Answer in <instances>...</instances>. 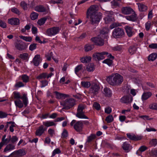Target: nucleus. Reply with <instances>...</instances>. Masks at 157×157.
<instances>
[{
  "instance_id": "obj_1",
  "label": "nucleus",
  "mask_w": 157,
  "mask_h": 157,
  "mask_svg": "<svg viewBox=\"0 0 157 157\" xmlns=\"http://www.w3.org/2000/svg\"><path fill=\"white\" fill-rule=\"evenodd\" d=\"M106 80L109 85L115 86H120L123 82V79L120 75L116 73L107 76Z\"/></svg>"
},
{
  "instance_id": "obj_2",
  "label": "nucleus",
  "mask_w": 157,
  "mask_h": 157,
  "mask_svg": "<svg viewBox=\"0 0 157 157\" xmlns=\"http://www.w3.org/2000/svg\"><path fill=\"white\" fill-rule=\"evenodd\" d=\"M106 56L109 58L114 59V57L111 54H109L108 52H96L93 55V58L96 60H100L104 59Z\"/></svg>"
},
{
  "instance_id": "obj_3",
  "label": "nucleus",
  "mask_w": 157,
  "mask_h": 157,
  "mask_svg": "<svg viewBox=\"0 0 157 157\" xmlns=\"http://www.w3.org/2000/svg\"><path fill=\"white\" fill-rule=\"evenodd\" d=\"M101 13H96L95 14L87 15L88 18H90V21L92 24L98 23L101 18Z\"/></svg>"
},
{
  "instance_id": "obj_4",
  "label": "nucleus",
  "mask_w": 157,
  "mask_h": 157,
  "mask_svg": "<svg viewBox=\"0 0 157 157\" xmlns=\"http://www.w3.org/2000/svg\"><path fill=\"white\" fill-rule=\"evenodd\" d=\"M125 34L123 29L119 27L115 28L112 32V35L115 38H119L122 37Z\"/></svg>"
},
{
  "instance_id": "obj_5",
  "label": "nucleus",
  "mask_w": 157,
  "mask_h": 157,
  "mask_svg": "<svg viewBox=\"0 0 157 157\" xmlns=\"http://www.w3.org/2000/svg\"><path fill=\"white\" fill-rule=\"evenodd\" d=\"M14 98L15 99H21L25 105V107H26L28 103V100L27 94L25 93L22 94V96H21L20 93L18 92H13Z\"/></svg>"
},
{
  "instance_id": "obj_6",
  "label": "nucleus",
  "mask_w": 157,
  "mask_h": 157,
  "mask_svg": "<svg viewBox=\"0 0 157 157\" xmlns=\"http://www.w3.org/2000/svg\"><path fill=\"white\" fill-rule=\"evenodd\" d=\"M75 100L73 98L66 99L62 102L64 109H68L72 107L75 105Z\"/></svg>"
},
{
  "instance_id": "obj_7",
  "label": "nucleus",
  "mask_w": 157,
  "mask_h": 157,
  "mask_svg": "<svg viewBox=\"0 0 157 157\" xmlns=\"http://www.w3.org/2000/svg\"><path fill=\"white\" fill-rule=\"evenodd\" d=\"M60 29L58 27H53L47 29L46 31V34L48 36H52L58 33Z\"/></svg>"
},
{
  "instance_id": "obj_8",
  "label": "nucleus",
  "mask_w": 157,
  "mask_h": 157,
  "mask_svg": "<svg viewBox=\"0 0 157 157\" xmlns=\"http://www.w3.org/2000/svg\"><path fill=\"white\" fill-rule=\"evenodd\" d=\"M98 7L97 5H93L91 6L87 10V15L93 14H95L96 13H100L97 12L98 10Z\"/></svg>"
},
{
  "instance_id": "obj_9",
  "label": "nucleus",
  "mask_w": 157,
  "mask_h": 157,
  "mask_svg": "<svg viewBox=\"0 0 157 157\" xmlns=\"http://www.w3.org/2000/svg\"><path fill=\"white\" fill-rule=\"evenodd\" d=\"M90 88L89 91L90 93L94 94H97L99 92L100 87L97 84L94 83L92 84Z\"/></svg>"
},
{
  "instance_id": "obj_10",
  "label": "nucleus",
  "mask_w": 157,
  "mask_h": 157,
  "mask_svg": "<svg viewBox=\"0 0 157 157\" xmlns=\"http://www.w3.org/2000/svg\"><path fill=\"white\" fill-rule=\"evenodd\" d=\"M6 135H4L2 138V141L0 143V149H1L2 147L4 145H7L10 141L11 136L9 135L6 138Z\"/></svg>"
},
{
  "instance_id": "obj_11",
  "label": "nucleus",
  "mask_w": 157,
  "mask_h": 157,
  "mask_svg": "<svg viewBox=\"0 0 157 157\" xmlns=\"http://www.w3.org/2000/svg\"><path fill=\"white\" fill-rule=\"evenodd\" d=\"M99 36L98 37L92 38L91 40L96 45L100 46H102L104 44V40H103V38H101Z\"/></svg>"
},
{
  "instance_id": "obj_12",
  "label": "nucleus",
  "mask_w": 157,
  "mask_h": 157,
  "mask_svg": "<svg viewBox=\"0 0 157 157\" xmlns=\"http://www.w3.org/2000/svg\"><path fill=\"white\" fill-rule=\"evenodd\" d=\"M121 11L124 15H129L134 13L133 10L130 6H125L122 8Z\"/></svg>"
},
{
  "instance_id": "obj_13",
  "label": "nucleus",
  "mask_w": 157,
  "mask_h": 157,
  "mask_svg": "<svg viewBox=\"0 0 157 157\" xmlns=\"http://www.w3.org/2000/svg\"><path fill=\"white\" fill-rule=\"evenodd\" d=\"M74 128L77 132H80L82 131L83 128L82 121H78L74 124Z\"/></svg>"
},
{
  "instance_id": "obj_14",
  "label": "nucleus",
  "mask_w": 157,
  "mask_h": 157,
  "mask_svg": "<svg viewBox=\"0 0 157 157\" xmlns=\"http://www.w3.org/2000/svg\"><path fill=\"white\" fill-rule=\"evenodd\" d=\"M42 59L40 57V56L39 55H36L32 61V63L35 66H38L41 63Z\"/></svg>"
},
{
  "instance_id": "obj_15",
  "label": "nucleus",
  "mask_w": 157,
  "mask_h": 157,
  "mask_svg": "<svg viewBox=\"0 0 157 157\" xmlns=\"http://www.w3.org/2000/svg\"><path fill=\"white\" fill-rule=\"evenodd\" d=\"M127 136L130 140H133L137 141L140 140L142 139L141 136L136 135L132 133L127 134Z\"/></svg>"
},
{
  "instance_id": "obj_16",
  "label": "nucleus",
  "mask_w": 157,
  "mask_h": 157,
  "mask_svg": "<svg viewBox=\"0 0 157 157\" xmlns=\"http://www.w3.org/2000/svg\"><path fill=\"white\" fill-rule=\"evenodd\" d=\"M46 129L44 128V126L41 125L40 126L36 129L35 132V135L37 136H41L44 132Z\"/></svg>"
},
{
  "instance_id": "obj_17",
  "label": "nucleus",
  "mask_w": 157,
  "mask_h": 157,
  "mask_svg": "<svg viewBox=\"0 0 157 157\" xmlns=\"http://www.w3.org/2000/svg\"><path fill=\"white\" fill-rule=\"evenodd\" d=\"M124 28L127 34L128 37H131L134 34V31L132 28L129 26L127 25Z\"/></svg>"
},
{
  "instance_id": "obj_18",
  "label": "nucleus",
  "mask_w": 157,
  "mask_h": 157,
  "mask_svg": "<svg viewBox=\"0 0 157 157\" xmlns=\"http://www.w3.org/2000/svg\"><path fill=\"white\" fill-rule=\"evenodd\" d=\"M8 22L11 25H17L20 24V20L16 18H12L8 19Z\"/></svg>"
},
{
  "instance_id": "obj_19",
  "label": "nucleus",
  "mask_w": 157,
  "mask_h": 157,
  "mask_svg": "<svg viewBox=\"0 0 157 157\" xmlns=\"http://www.w3.org/2000/svg\"><path fill=\"white\" fill-rule=\"evenodd\" d=\"M132 97L131 96H124L121 99V101L124 103H128L132 101Z\"/></svg>"
},
{
  "instance_id": "obj_20",
  "label": "nucleus",
  "mask_w": 157,
  "mask_h": 157,
  "mask_svg": "<svg viewBox=\"0 0 157 157\" xmlns=\"http://www.w3.org/2000/svg\"><path fill=\"white\" fill-rule=\"evenodd\" d=\"M54 93L56 94V98L58 99L65 98L69 97V95L68 94L61 93L57 91H55Z\"/></svg>"
},
{
  "instance_id": "obj_21",
  "label": "nucleus",
  "mask_w": 157,
  "mask_h": 157,
  "mask_svg": "<svg viewBox=\"0 0 157 157\" xmlns=\"http://www.w3.org/2000/svg\"><path fill=\"white\" fill-rule=\"evenodd\" d=\"M15 149V145L13 144H9L7 145L4 150V152H6Z\"/></svg>"
},
{
  "instance_id": "obj_22",
  "label": "nucleus",
  "mask_w": 157,
  "mask_h": 157,
  "mask_svg": "<svg viewBox=\"0 0 157 157\" xmlns=\"http://www.w3.org/2000/svg\"><path fill=\"white\" fill-rule=\"evenodd\" d=\"M76 116L80 119H88V117L85 115L84 112L77 111Z\"/></svg>"
},
{
  "instance_id": "obj_23",
  "label": "nucleus",
  "mask_w": 157,
  "mask_h": 157,
  "mask_svg": "<svg viewBox=\"0 0 157 157\" xmlns=\"http://www.w3.org/2000/svg\"><path fill=\"white\" fill-rule=\"evenodd\" d=\"M152 95V94L151 92H144L141 96V99L143 101L147 100Z\"/></svg>"
},
{
  "instance_id": "obj_24",
  "label": "nucleus",
  "mask_w": 157,
  "mask_h": 157,
  "mask_svg": "<svg viewBox=\"0 0 157 157\" xmlns=\"http://www.w3.org/2000/svg\"><path fill=\"white\" fill-rule=\"evenodd\" d=\"M131 14H132V15L126 16L125 18L129 21H136L137 20L136 14L135 12L134 13Z\"/></svg>"
},
{
  "instance_id": "obj_25",
  "label": "nucleus",
  "mask_w": 157,
  "mask_h": 157,
  "mask_svg": "<svg viewBox=\"0 0 157 157\" xmlns=\"http://www.w3.org/2000/svg\"><path fill=\"white\" fill-rule=\"evenodd\" d=\"M137 4L138 5V9L141 12L145 11L147 10V7L144 4L140 3H137Z\"/></svg>"
},
{
  "instance_id": "obj_26",
  "label": "nucleus",
  "mask_w": 157,
  "mask_h": 157,
  "mask_svg": "<svg viewBox=\"0 0 157 157\" xmlns=\"http://www.w3.org/2000/svg\"><path fill=\"white\" fill-rule=\"evenodd\" d=\"M91 58L90 56H86L84 57H81L80 58V60L81 62L82 63H86L90 62Z\"/></svg>"
},
{
  "instance_id": "obj_27",
  "label": "nucleus",
  "mask_w": 157,
  "mask_h": 157,
  "mask_svg": "<svg viewBox=\"0 0 157 157\" xmlns=\"http://www.w3.org/2000/svg\"><path fill=\"white\" fill-rule=\"evenodd\" d=\"M43 124L44 126L47 127L56 125V124L54 121H50L43 122Z\"/></svg>"
},
{
  "instance_id": "obj_28",
  "label": "nucleus",
  "mask_w": 157,
  "mask_h": 157,
  "mask_svg": "<svg viewBox=\"0 0 157 157\" xmlns=\"http://www.w3.org/2000/svg\"><path fill=\"white\" fill-rule=\"evenodd\" d=\"M94 48V46L93 44H86L84 48V51L87 52L92 50Z\"/></svg>"
},
{
  "instance_id": "obj_29",
  "label": "nucleus",
  "mask_w": 157,
  "mask_h": 157,
  "mask_svg": "<svg viewBox=\"0 0 157 157\" xmlns=\"http://www.w3.org/2000/svg\"><path fill=\"white\" fill-rule=\"evenodd\" d=\"M109 29L108 28H103L100 32V36H101L102 38L105 37V34L108 33L109 32Z\"/></svg>"
},
{
  "instance_id": "obj_30",
  "label": "nucleus",
  "mask_w": 157,
  "mask_h": 157,
  "mask_svg": "<svg viewBox=\"0 0 157 157\" xmlns=\"http://www.w3.org/2000/svg\"><path fill=\"white\" fill-rule=\"evenodd\" d=\"M86 70L89 72H93L95 69V67L94 64L90 63L88 64L86 67Z\"/></svg>"
},
{
  "instance_id": "obj_31",
  "label": "nucleus",
  "mask_w": 157,
  "mask_h": 157,
  "mask_svg": "<svg viewBox=\"0 0 157 157\" xmlns=\"http://www.w3.org/2000/svg\"><path fill=\"white\" fill-rule=\"evenodd\" d=\"M16 48L19 50H23L26 49L27 47L24 44L17 43L15 45Z\"/></svg>"
},
{
  "instance_id": "obj_32",
  "label": "nucleus",
  "mask_w": 157,
  "mask_h": 157,
  "mask_svg": "<svg viewBox=\"0 0 157 157\" xmlns=\"http://www.w3.org/2000/svg\"><path fill=\"white\" fill-rule=\"evenodd\" d=\"M103 94L105 96L110 97L111 96L112 92L109 88L105 87L103 89Z\"/></svg>"
},
{
  "instance_id": "obj_33",
  "label": "nucleus",
  "mask_w": 157,
  "mask_h": 157,
  "mask_svg": "<svg viewBox=\"0 0 157 157\" xmlns=\"http://www.w3.org/2000/svg\"><path fill=\"white\" fill-rule=\"evenodd\" d=\"M34 10L38 12H44L46 10V8L41 5L37 6L35 7Z\"/></svg>"
},
{
  "instance_id": "obj_34",
  "label": "nucleus",
  "mask_w": 157,
  "mask_h": 157,
  "mask_svg": "<svg viewBox=\"0 0 157 157\" xmlns=\"http://www.w3.org/2000/svg\"><path fill=\"white\" fill-rule=\"evenodd\" d=\"M14 103L16 107L21 108L24 106V103L20 99H17L14 101Z\"/></svg>"
},
{
  "instance_id": "obj_35",
  "label": "nucleus",
  "mask_w": 157,
  "mask_h": 157,
  "mask_svg": "<svg viewBox=\"0 0 157 157\" xmlns=\"http://www.w3.org/2000/svg\"><path fill=\"white\" fill-rule=\"evenodd\" d=\"M137 50V47L136 45H133L131 46L128 49V52L129 53L132 55L134 54Z\"/></svg>"
},
{
  "instance_id": "obj_36",
  "label": "nucleus",
  "mask_w": 157,
  "mask_h": 157,
  "mask_svg": "<svg viewBox=\"0 0 157 157\" xmlns=\"http://www.w3.org/2000/svg\"><path fill=\"white\" fill-rule=\"evenodd\" d=\"M157 58V54L155 53L151 54L148 57V60L149 61H153L155 60Z\"/></svg>"
},
{
  "instance_id": "obj_37",
  "label": "nucleus",
  "mask_w": 157,
  "mask_h": 157,
  "mask_svg": "<svg viewBox=\"0 0 157 157\" xmlns=\"http://www.w3.org/2000/svg\"><path fill=\"white\" fill-rule=\"evenodd\" d=\"M86 107V105L84 104H81L78 105L77 111L83 112V110Z\"/></svg>"
},
{
  "instance_id": "obj_38",
  "label": "nucleus",
  "mask_w": 157,
  "mask_h": 157,
  "mask_svg": "<svg viewBox=\"0 0 157 157\" xmlns=\"http://www.w3.org/2000/svg\"><path fill=\"white\" fill-rule=\"evenodd\" d=\"M122 147L124 150L127 151V152H128L129 149H131L129 144L126 142H125L123 143Z\"/></svg>"
},
{
  "instance_id": "obj_39",
  "label": "nucleus",
  "mask_w": 157,
  "mask_h": 157,
  "mask_svg": "<svg viewBox=\"0 0 157 157\" xmlns=\"http://www.w3.org/2000/svg\"><path fill=\"white\" fill-rule=\"evenodd\" d=\"M110 59H107L104 60L102 61V63L106 64L109 66H111L113 64V61L112 60Z\"/></svg>"
},
{
  "instance_id": "obj_40",
  "label": "nucleus",
  "mask_w": 157,
  "mask_h": 157,
  "mask_svg": "<svg viewBox=\"0 0 157 157\" xmlns=\"http://www.w3.org/2000/svg\"><path fill=\"white\" fill-rule=\"evenodd\" d=\"M21 80L24 82L27 83L29 81V78L26 75H23L21 76Z\"/></svg>"
},
{
  "instance_id": "obj_41",
  "label": "nucleus",
  "mask_w": 157,
  "mask_h": 157,
  "mask_svg": "<svg viewBox=\"0 0 157 157\" xmlns=\"http://www.w3.org/2000/svg\"><path fill=\"white\" fill-rule=\"evenodd\" d=\"M82 86L86 88H89L91 85L90 83L89 82L82 81L81 82Z\"/></svg>"
},
{
  "instance_id": "obj_42",
  "label": "nucleus",
  "mask_w": 157,
  "mask_h": 157,
  "mask_svg": "<svg viewBox=\"0 0 157 157\" xmlns=\"http://www.w3.org/2000/svg\"><path fill=\"white\" fill-rule=\"evenodd\" d=\"M19 37L21 39L27 42H30L32 40V37L30 36H19Z\"/></svg>"
},
{
  "instance_id": "obj_43",
  "label": "nucleus",
  "mask_w": 157,
  "mask_h": 157,
  "mask_svg": "<svg viewBox=\"0 0 157 157\" xmlns=\"http://www.w3.org/2000/svg\"><path fill=\"white\" fill-rule=\"evenodd\" d=\"M31 25L30 24H27L24 27V28L22 29L21 30V33H24L26 32V30L27 32H29V30L31 28Z\"/></svg>"
},
{
  "instance_id": "obj_44",
  "label": "nucleus",
  "mask_w": 157,
  "mask_h": 157,
  "mask_svg": "<svg viewBox=\"0 0 157 157\" xmlns=\"http://www.w3.org/2000/svg\"><path fill=\"white\" fill-rule=\"evenodd\" d=\"M111 6L112 8H115L120 6L119 4L116 1L113 0L111 2Z\"/></svg>"
},
{
  "instance_id": "obj_45",
  "label": "nucleus",
  "mask_w": 157,
  "mask_h": 157,
  "mask_svg": "<svg viewBox=\"0 0 157 157\" xmlns=\"http://www.w3.org/2000/svg\"><path fill=\"white\" fill-rule=\"evenodd\" d=\"M47 74L46 73H42L36 77V79L39 80L40 79H44L46 78Z\"/></svg>"
},
{
  "instance_id": "obj_46",
  "label": "nucleus",
  "mask_w": 157,
  "mask_h": 157,
  "mask_svg": "<svg viewBox=\"0 0 157 157\" xmlns=\"http://www.w3.org/2000/svg\"><path fill=\"white\" fill-rule=\"evenodd\" d=\"M113 18L111 16H107L105 18V22L106 24H108L113 21Z\"/></svg>"
},
{
  "instance_id": "obj_47",
  "label": "nucleus",
  "mask_w": 157,
  "mask_h": 157,
  "mask_svg": "<svg viewBox=\"0 0 157 157\" xmlns=\"http://www.w3.org/2000/svg\"><path fill=\"white\" fill-rule=\"evenodd\" d=\"M38 15V14L37 13L35 12H33L30 15V17L32 20H35L37 19Z\"/></svg>"
},
{
  "instance_id": "obj_48",
  "label": "nucleus",
  "mask_w": 157,
  "mask_h": 157,
  "mask_svg": "<svg viewBox=\"0 0 157 157\" xmlns=\"http://www.w3.org/2000/svg\"><path fill=\"white\" fill-rule=\"evenodd\" d=\"M96 137V135L94 134H91L87 137L86 142L89 143L94 139Z\"/></svg>"
},
{
  "instance_id": "obj_49",
  "label": "nucleus",
  "mask_w": 157,
  "mask_h": 157,
  "mask_svg": "<svg viewBox=\"0 0 157 157\" xmlns=\"http://www.w3.org/2000/svg\"><path fill=\"white\" fill-rule=\"evenodd\" d=\"M46 20L47 18H42L38 21L37 24L40 26L42 25L45 23Z\"/></svg>"
},
{
  "instance_id": "obj_50",
  "label": "nucleus",
  "mask_w": 157,
  "mask_h": 157,
  "mask_svg": "<svg viewBox=\"0 0 157 157\" xmlns=\"http://www.w3.org/2000/svg\"><path fill=\"white\" fill-rule=\"evenodd\" d=\"M11 138L10 141L11 142V144H14L18 140V137L16 136H13L12 137L11 136Z\"/></svg>"
},
{
  "instance_id": "obj_51",
  "label": "nucleus",
  "mask_w": 157,
  "mask_h": 157,
  "mask_svg": "<svg viewBox=\"0 0 157 157\" xmlns=\"http://www.w3.org/2000/svg\"><path fill=\"white\" fill-rule=\"evenodd\" d=\"M105 120L107 123H110L113 121V118L112 115H110L106 117Z\"/></svg>"
},
{
  "instance_id": "obj_52",
  "label": "nucleus",
  "mask_w": 157,
  "mask_h": 157,
  "mask_svg": "<svg viewBox=\"0 0 157 157\" xmlns=\"http://www.w3.org/2000/svg\"><path fill=\"white\" fill-rule=\"evenodd\" d=\"M19 157L21 156L25 155L26 154L25 150L23 149H19L17 150Z\"/></svg>"
},
{
  "instance_id": "obj_53",
  "label": "nucleus",
  "mask_w": 157,
  "mask_h": 157,
  "mask_svg": "<svg viewBox=\"0 0 157 157\" xmlns=\"http://www.w3.org/2000/svg\"><path fill=\"white\" fill-rule=\"evenodd\" d=\"M28 53H26L20 54L19 55V57L21 59L24 60L28 58Z\"/></svg>"
},
{
  "instance_id": "obj_54",
  "label": "nucleus",
  "mask_w": 157,
  "mask_h": 157,
  "mask_svg": "<svg viewBox=\"0 0 157 157\" xmlns=\"http://www.w3.org/2000/svg\"><path fill=\"white\" fill-rule=\"evenodd\" d=\"M24 86V84L21 82L20 81L16 82L14 86L16 88L22 87Z\"/></svg>"
},
{
  "instance_id": "obj_55",
  "label": "nucleus",
  "mask_w": 157,
  "mask_h": 157,
  "mask_svg": "<svg viewBox=\"0 0 157 157\" xmlns=\"http://www.w3.org/2000/svg\"><path fill=\"white\" fill-rule=\"evenodd\" d=\"M83 65L82 64H79L75 68V72L76 74L82 68Z\"/></svg>"
},
{
  "instance_id": "obj_56",
  "label": "nucleus",
  "mask_w": 157,
  "mask_h": 157,
  "mask_svg": "<svg viewBox=\"0 0 157 157\" xmlns=\"http://www.w3.org/2000/svg\"><path fill=\"white\" fill-rule=\"evenodd\" d=\"M11 11L13 13L18 15H19L21 13L19 10L17 8L13 7L11 9Z\"/></svg>"
},
{
  "instance_id": "obj_57",
  "label": "nucleus",
  "mask_w": 157,
  "mask_h": 157,
  "mask_svg": "<svg viewBox=\"0 0 157 157\" xmlns=\"http://www.w3.org/2000/svg\"><path fill=\"white\" fill-rule=\"evenodd\" d=\"M0 27L3 28H6L7 27L6 24L5 22L0 19Z\"/></svg>"
},
{
  "instance_id": "obj_58",
  "label": "nucleus",
  "mask_w": 157,
  "mask_h": 157,
  "mask_svg": "<svg viewBox=\"0 0 157 157\" xmlns=\"http://www.w3.org/2000/svg\"><path fill=\"white\" fill-rule=\"evenodd\" d=\"M61 151L58 148H57L55 149L52 152V156H54L56 154H58L61 153Z\"/></svg>"
},
{
  "instance_id": "obj_59",
  "label": "nucleus",
  "mask_w": 157,
  "mask_h": 157,
  "mask_svg": "<svg viewBox=\"0 0 157 157\" xmlns=\"http://www.w3.org/2000/svg\"><path fill=\"white\" fill-rule=\"evenodd\" d=\"M119 26V24L118 23L116 22L113 23L110 25L109 28L111 29H113V28L117 27Z\"/></svg>"
},
{
  "instance_id": "obj_60",
  "label": "nucleus",
  "mask_w": 157,
  "mask_h": 157,
  "mask_svg": "<svg viewBox=\"0 0 157 157\" xmlns=\"http://www.w3.org/2000/svg\"><path fill=\"white\" fill-rule=\"evenodd\" d=\"M150 144L153 146H155L157 145V139H153L150 142Z\"/></svg>"
},
{
  "instance_id": "obj_61",
  "label": "nucleus",
  "mask_w": 157,
  "mask_h": 157,
  "mask_svg": "<svg viewBox=\"0 0 157 157\" xmlns=\"http://www.w3.org/2000/svg\"><path fill=\"white\" fill-rule=\"evenodd\" d=\"M36 47V44L33 43L31 44L29 47V50L31 51H33L35 50Z\"/></svg>"
},
{
  "instance_id": "obj_62",
  "label": "nucleus",
  "mask_w": 157,
  "mask_h": 157,
  "mask_svg": "<svg viewBox=\"0 0 157 157\" xmlns=\"http://www.w3.org/2000/svg\"><path fill=\"white\" fill-rule=\"evenodd\" d=\"M48 132L51 136H53L55 134L54 130L51 128H49L48 129Z\"/></svg>"
},
{
  "instance_id": "obj_63",
  "label": "nucleus",
  "mask_w": 157,
  "mask_h": 157,
  "mask_svg": "<svg viewBox=\"0 0 157 157\" xmlns=\"http://www.w3.org/2000/svg\"><path fill=\"white\" fill-rule=\"evenodd\" d=\"M21 6L24 10H26L27 8V4L24 2L22 1L21 2Z\"/></svg>"
},
{
  "instance_id": "obj_64",
  "label": "nucleus",
  "mask_w": 157,
  "mask_h": 157,
  "mask_svg": "<svg viewBox=\"0 0 157 157\" xmlns=\"http://www.w3.org/2000/svg\"><path fill=\"white\" fill-rule=\"evenodd\" d=\"M7 115L6 113L2 111H0V118H3L6 117Z\"/></svg>"
}]
</instances>
